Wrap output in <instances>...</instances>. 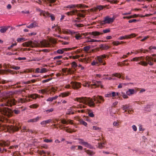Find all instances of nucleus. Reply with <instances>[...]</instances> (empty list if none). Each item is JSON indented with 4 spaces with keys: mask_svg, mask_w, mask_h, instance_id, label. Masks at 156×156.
Wrapping results in <instances>:
<instances>
[{
    "mask_svg": "<svg viewBox=\"0 0 156 156\" xmlns=\"http://www.w3.org/2000/svg\"><path fill=\"white\" fill-rule=\"evenodd\" d=\"M23 45L24 47H30L32 48L37 47H49L51 45L49 42L45 40L41 41L40 43H38L37 41L33 42L32 41L26 42L23 43Z\"/></svg>",
    "mask_w": 156,
    "mask_h": 156,
    "instance_id": "obj_1",
    "label": "nucleus"
},
{
    "mask_svg": "<svg viewBox=\"0 0 156 156\" xmlns=\"http://www.w3.org/2000/svg\"><path fill=\"white\" fill-rule=\"evenodd\" d=\"M74 100L80 103H83L90 107H94L95 106V104L94 103V100H93L90 98L86 97L77 98H75Z\"/></svg>",
    "mask_w": 156,
    "mask_h": 156,
    "instance_id": "obj_2",
    "label": "nucleus"
},
{
    "mask_svg": "<svg viewBox=\"0 0 156 156\" xmlns=\"http://www.w3.org/2000/svg\"><path fill=\"white\" fill-rule=\"evenodd\" d=\"M8 94H7L6 96L3 97L1 99L2 101L3 102V103L0 105L11 106L15 105L16 101L15 100L12 98H8Z\"/></svg>",
    "mask_w": 156,
    "mask_h": 156,
    "instance_id": "obj_3",
    "label": "nucleus"
},
{
    "mask_svg": "<svg viewBox=\"0 0 156 156\" xmlns=\"http://www.w3.org/2000/svg\"><path fill=\"white\" fill-rule=\"evenodd\" d=\"M147 62H146L142 60L138 64L144 66H146L148 64L150 65H153L154 64L153 59L151 57L147 56L145 58Z\"/></svg>",
    "mask_w": 156,
    "mask_h": 156,
    "instance_id": "obj_4",
    "label": "nucleus"
},
{
    "mask_svg": "<svg viewBox=\"0 0 156 156\" xmlns=\"http://www.w3.org/2000/svg\"><path fill=\"white\" fill-rule=\"evenodd\" d=\"M12 111L10 109L6 108L1 107L0 108V112L4 115L10 117L12 115Z\"/></svg>",
    "mask_w": 156,
    "mask_h": 156,
    "instance_id": "obj_5",
    "label": "nucleus"
},
{
    "mask_svg": "<svg viewBox=\"0 0 156 156\" xmlns=\"http://www.w3.org/2000/svg\"><path fill=\"white\" fill-rule=\"evenodd\" d=\"M78 11L76 9H74L73 10L71 11L70 12H68L66 13V14L67 15L69 16L70 15H73L75 14H77V15L78 16L84 17L85 15L81 13H78Z\"/></svg>",
    "mask_w": 156,
    "mask_h": 156,
    "instance_id": "obj_6",
    "label": "nucleus"
},
{
    "mask_svg": "<svg viewBox=\"0 0 156 156\" xmlns=\"http://www.w3.org/2000/svg\"><path fill=\"white\" fill-rule=\"evenodd\" d=\"M78 143L84 145V146L90 149H93V147L90 144L87 142L84 141V140L82 139H78Z\"/></svg>",
    "mask_w": 156,
    "mask_h": 156,
    "instance_id": "obj_7",
    "label": "nucleus"
},
{
    "mask_svg": "<svg viewBox=\"0 0 156 156\" xmlns=\"http://www.w3.org/2000/svg\"><path fill=\"white\" fill-rule=\"evenodd\" d=\"M92 83H93L91 85L92 88H96L99 86H100L101 88H103V86L101 84V82L100 81H97L93 80Z\"/></svg>",
    "mask_w": 156,
    "mask_h": 156,
    "instance_id": "obj_8",
    "label": "nucleus"
},
{
    "mask_svg": "<svg viewBox=\"0 0 156 156\" xmlns=\"http://www.w3.org/2000/svg\"><path fill=\"white\" fill-rule=\"evenodd\" d=\"M115 18L113 17L111 18L108 16L105 17L104 20L102 22V23L104 24L110 23H112L115 20Z\"/></svg>",
    "mask_w": 156,
    "mask_h": 156,
    "instance_id": "obj_9",
    "label": "nucleus"
},
{
    "mask_svg": "<svg viewBox=\"0 0 156 156\" xmlns=\"http://www.w3.org/2000/svg\"><path fill=\"white\" fill-rule=\"evenodd\" d=\"M94 100L96 101L97 103H101L104 101L103 98L101 96L98 95L96 97L94 96Z\"/></svg>",
    "mask_w": 156,
    "mask_h": 156,
    "instance_id": "obj_10",
    "label": "nucleus"
},
{
    "mask_svg": "<svg viewBox=\"0 0 156 156\" xmlns=\"http://www.w3.org/2000/svg\"><path fill=\"white\" fill-rule=\"evenodd\" d=\"M136 36V34H131L129 35L120 37H119L118 39L119 40H122L125 39L130 38L131 37H134Z\"/></svg>",
    "mask_w": 156,
    "mask_h": 156,
    "instance_id": "obj_11",
    "label": "nucleus"
},
{
    "mask_svg": "<svg viewBox=\"0 0 156 156\" xmlns=\"http://www.w3.org/2000/svg\"><path fill=\"white\" fill-rule=\"evenodd\" d=\"M9 144V142L7 141H2L0 143V152L2 153V151L1 147L8 146Z\"/></svg>",
    "mask_w": 156,
    "mask_h": 156,
    "instance_id": "obj_12",
    "label": "nucleus"
},
{
    "mask_svg": "<svg viewBox=\"0 0 156 156\" xmlns=\"http://www.w3.org/2000/svg\"><path fill=\"white\" fill-rule=\"evenodd\" d=\"M106 58V55H103L99 56H98L97 57V58L98 60V62L100 63H103L102 64L104 65H105V62H103V60L104 58Z\"/></svg>",
    "mask_w": 156,
    "mask_h": 156,
    "instance_id": "obj_13",
    "label": "nucleus"
},
{
    "mask_svg": "<svg viewBox=\"0 0 156 156\" xmlns=\"http://www.w3.org/2000/svg\"><path fill=\"white\" fill-rule=\"evenodd\" d=\"M72 87L74 89H78L81 87L80 83H79L72 82L71 83Z\"/></svg>",
    "mask_w": 156,
    "mask_h": 156,
    "instance_id": "obj_14",
    "label": "nucleus"
},
{
    "mask_svg": "<svg viewBox=\"0 0 156 156\" xmlns=\"http://www.w3.org/2000/svg\"><path fill=\"white\" fill-rule=\"evenodd\" d=\"M89 34L90 35H92L94 36L92 37L93 38L94 37L96 36H98L100 35H101L103 34V33L100 32L98 31H93L92 32H89Z\"/></svg>",
    "mask_w": 156,
    "mask_h": 156,
    "instance_id": "obj_15",
    "label": "nucleus"
},
{
    "mask_svg": "<svg viewBox=\"0 0 156 156\" xmlns=\"http://www.w3.org/2000/svg\"><path fill=\"white\" fill-rule=\"evenodd\" d=\"M70 94V93L68 91L61 93L58 96V97H62L63 98L69 96Z\"/></svg>",
    "mask_w": 156,
    "mask_h": 156,
    "instance_id": "obj_16",
    "label": "nucleus"
},
{
    "mask_svg": "<svg viewBox=\"0 0 156 156\" xmlns=\"http://www.w3.org/2000/svg\"><path fill=\"white\" fill-rule=\"evenodd\" d=\"M40 12V14L41 15H42L45 17H49V15L50 14L48 12L42 10H41Z\"/></svg>",
    "mask_w": 156,
    "mask_h": 156,
    "instance_id": "obj_17",
    "label": "nucleus"
},
{
    "mask_svg": "<svg viewBox=\"0 0 156 156\" xmlns=\"http://www.w3.org/2000/svg\"><path fill=\"white\" fill-rule=\"evenodd\" d=\"M135 90L133 89H129L126 92V94L129 96H130L133 94L135 92Z\"/></svg>",
    "mask_w": 156,
    "mask_h": 156,
    "instance_id": "obj_18",
    "label": "nucleus"
},
{
    "mask_svg": "<svg viewBox=\"0 0 156 156\" xmlns=\"http://www.w3.org/2000/svg\"><path fill=\"white\" fill-rule=\"evenodd\" d=\"M82 5H68L66 7L68 8H75L76 7H77L78 8L81 7Z\"/></svg>",
    "mask_w": 156,
    "mask_h": 156,
    "instance_id": "obj_19",
    "label": "nucleus"
},
{
    "mask_svg": "<svg viewBox=\"0 0 156 156\" xmlns=\"http://www.w3.org/2000/svg\"><path fill=\"white\" fill-rule=\"evenodd\" d=\"M143 59H144L142 57H136L133 58L131 61H138L140 60L142 61Z\"/></svg>",
    "mask_w": 156,
    "mask_h": 156,
    "instance_id": "obj_20",
    "label": "nucleus"
},
{
    "mask_svg": "<svg viewBox=\"0 0 156 156\" xmlns=\"http://www.w3.org/2000/svg\"><path fill=\"white\" fill-rule=\"evenodd\" d=\"M40 118V117H39L38 116H37V117L35 118H34L33 119H29L28 120V122H36L37 121L39 120V119Z\"/></svg>",
    "mask_w": 156,
    "mask_h": 156,
    "instance_id": "obj_21",
    "label": "nucleus"
},
{
    "mask_svg": "<svg viewBox=\"0 0 156 156\" xmlns=\"http://www.w3.org/2000/svg\"><path fill=\"white\" fill-rule=\"evenodd\" d=\"M85 152L89 155L91 156L95 154V152L91 150H88L85 151Z\"/></svg>",
    "mask_w": 156,
    "mask_h": 156,
    "instance_id": "obj_22",
    "label": "nucleus"
},
{
    "mask_svg": "<svg viewBox=\"0 0 156 156\" xmlns=\"http://www.w3.org/2000/svg\"><path fill=\"white\" fill-rule=\"evenodd\" d=\"M51 120L49 119L47 120L43 121L41 122V124L44 126H45L47 124H48L50 123L51 121Z\"/></svg>",
    "mask_w": 156,
    "mask_h": 156,
    "instance_id": "obj_23",
    "label": "nucleus"
},
{
    "mask_svg": "<svg viewBox=\"0 0 156 156\" xmlns=\"http://www.w3.org/2000/svg\"><path fill=\"white\" fill-rule=\"evenodd\" d=\"M37 26V24L36 23L34 22L32 23H31L28 26H27V27L29 28H32L33 27H35Z\"/></svg>",
    "mask_w": 156,
    "mask_h": 156,
    "instance_id": "obj_24",
    "label": "nucleus"
},
{
    "mask_svg": "<svg viewBox=\"0 0 156 156\" xmlns=\"http://www.w3.org/2000/svg\"><path fill=\"white\" fill-rule=\"evenodd\" d=\"M58 97V96L56 95L54 97H49L47 100V101H52L54 100L57 99Z\"/></svg>",
    "mask_w": 156,
    "mask_h": 156,
    "instance_id": "obj_25",
    "label": "nucleus"
},
{
    "mask_svg": "<svg viewBox=\"0 0 156 156\" xmlns=\"http://www.w3.org/2000/svg\"><path fill=\"white\" fill-rule=\"evenodd\" d=\"M27 100L25 99L20 98L18 100V101L19 103H23L27 101Z\"/></svg>",
    "mask_w": 156,
    "mask_h": 156,
    "instance_id": "obj_26",
    "label": "nucleus"
},
{
    "mask_svg": "<svg viewBox=\"0 0 156 156\" xmlns=\"http://www.w3.org/2000/svg\"><path fill=\"white\" fill-rule=\"evenodd\" d=\"M1 29L0 30V31L2 33L5 32L8 29V28L6 27H1Z\"/></svg>",
    "mask_w": 156,
    "mask_h": 156,
    "instance_id": "obj_27",
    "label": "nucleus"
},
{
    "mask_svg": "<svg viewBox=\"0 0 156 156\" xmlns=\"http://www.w3.org/2000/svg\"><path fill=\"white\" fill-rule=\"evenodd\" d=\"M66 113V114L68 115H70L71 114H74V112L73 111L72 108H70L67 110Z\"/></svg>",
    "mask_w": 156,
    "mask_h": 156,
    "instance_id": "obj_28",
    "label": "nucleus"
},
{
    "mask_svg": "<svg viewBox=\"0 0 156 156\" xmlns=\"http://www.w3.org/2000/svg\"><path fill=\"white\" fill-rule=\"evenodd\" d=\"M123 41H121L120 42H119L118 41H114L112 42V44L115 46H117L120 44L121 43H123Z\"/></svg>",
    "mask_w": 156,
    "mask_h": 156,
    "instance_id": "obj_29",
    "label": "nucleus"
},
{
    "mask_svg": "<svg viewBox=\"0 0 156 156\" xmlns=\"http://www.w3.org/2000/svg\"><path fill=\"white\" fill-rule=\"evenodd\" d=\"M38 106V105H37V104H33L32 105H30L29 106V107L30 108H37Z\"/></svg>",
    "mask_w": 156,
    "mask_h": 156,
    "instance_id": "obj_30",
    "label": "nucleus"
},
{
    "mask_svg": "<svg viewBox=\"0 0 156 156\" xmlns=\"http://www.w3.org/2000/svg\"><path fill=\"white\" fill-rule=\"evenodd\" d=\"M72 67L73 68V69H75V68L77 67V63L75 62H72L71 64Z\"/></svg>",
    "mask_w": 156,
    "mask_h": 156,
    "instance_id": "obj_31",
    "label": "nucleus"
},
{
    "mask_svg": "<svg viewBox=\"0 0 156 156\" xmlns=\"http://www.w3.org/2000/svg\"><path fill=\"white\" fill-rule=\"evenodd\" d=\"M38 95L37 94H34L30 95V97L33 99H35L38 97Z\"/></svg>",
    "mask_w": 156,
    "mask_h": 156,
    "instance_id": "obj_32",
    "label": "nucleus"
},
{
    "mask_svg": "<svg viewBox=\"0 0 156 156\" xmlns=\"http://www.w3.org/2000/svg\"><path fill=\"white\" fill-rule=\"evenodd\" d=\"M91 84H90V82H86L85 84H83V85L85 87H91Z\"/></svg>",
    "mask_w": 156,
    "mask_h": 156,
    "instance_id": "obj_33",
    "label": "nucleus"
},
{
    "mask_svg": "<svg viewBox=\"0 0 156 156\" xmlns=\"http://www.w3.org/2000/svg\"><path fill=\"white\" fill-rule=\"evenodd\" d=\"M81 36L79 34H76L75 36V37L76 39L77 40L81 39Z\"/></svg>",
    "mask_w": 156,
    "mask_h": 156,
    "instance_id": "obj_34",
    "label": "nucleus"
},
{
    "mask_svg": "<svg viewBox=\"0 0 156 156\" xmlns=\"http://www.w3.org/2000/svg\"><path fill=\"white\" fill-rule=\"evenodd\" d=\"M56 52L58 54H62L64 52L63 49H58L56 51Z\"/></svg>",
    "mask_w": 156,
    "mask_h": 156,
    "instance_id": "obj_35",
    "label": "nucleus"
},
{
    "mask_svg": "<svg viewBox=\"0 0 156 156\" xmlns=\"http://www.w3.org/2000/svg\"><path fill=\"white\" fill-rule=\"evenodd\" d=\"M48 70L46 68H42L41 69H40V73H43L46 72Z\"/></svg>",
    "mask_w": 156,
    "mask_h": 156,
    "instance_id": "obj_36",
    "label": "nucleus"
},
{
    "mask_svg": "<svg viewBox=\"0 0 156 156\" xmlns=\"http://www.w3.org/2000/svg\"><path fill=\"white\" fill-rule=\"evenodd\" d=\"M100 41V40H96L94 39H90V40H88L87 41V42H99Z\"/></svg>",
    "mask_w": 156,
    "mask_h": 156,
    "instance_id": "obj_37",
    "label": "nucleus"
},
{
    "mask_svg": "<svg viewBox=\"0 0 156 156\" xmlns=\"http://www.w3.org/2000/svg\"><path fill=\"white\" fill-rule=\"evenodd\" d=\"M80 124L83 125L85 126H87V123L82 120H80Z\"/></svg>",
    "mask_w": 156,
    "mask_h": 156,
    "instance_id": "obj_38",
    "label": "nucleus"
},
{
    "mask_svg": "<svg viewBox=\"0 0 156 156\" xmlns=\"http://www.w3.org/2000/svg\"><path fill=\"white\" fill-rule=\"evenodd\" d=\"M17 41L18 42H20L22 41H25L24 38L23 37L18 38L17 39Z\"/></svg>",
    "mask_w": 156,
    "mask_h": 156,
    "instance_id": "obj_39",
    "label": "nucleus"
},
{
    "mask_svg": "<svg viewBox=\"0 0 156 156\" xmlns=\"http://www.w3.org/2000/svg\"><path fill=\"white\" fill-rule=\"evenodd\" d=\"M104 143H99L98 147L100 149H102L104 147Z\"/></svg>",
    "mask_w": 156,
    "mask_h": 156,
    "instance_id": "obj_40",
    "label": "nucleus"
},
{
    "mask_svg": "<svg viewBox=\"0 0 156 156\" xmlns=\"http://www.w3.org/2000/svg\"><path fill=\"white\" fill-rule=\"evenodd\" d=\"M101 47L102 48V49L104 50L107 49L109 48L108 46L105 45H102V46Z\"/></svg>",
    "mask_w": 156,
    "mask_h": 156,
    "instance_id": "obj_41",
    "label": "nucleus"
},
{
    "mask_svg": "<svg viewBox=\"0 0 156 156\" xmlns=\"http://www.w3.org/2000/svg\"><path fill=\"white\" fill-rule=\"evenodd\" d=\"M86 107V106L84 105H83L81 104H80L78 105L77 108H85Z\"/></svg>",
    "mask_w": 156,
    "mask_h": 156,
    "instance_id": "obj_42",
    "label": "nucleus"
},
{
    "mask_svg": "<svg viewBox=\"0 0 156 156\" xmlns=\"http://www.w3.org/2000/svg\"><path fill=\"white\" fill-rule=\"evenodd\" d=\"M47 92V90L45 89H42L41 90H39V93H42V94H44V93H45Z\"/></svg>",
    "mask_w": 156,
    "mask_h": 156,
    "instance_id": "obj_43",
    "label": "nucleus"
},
{
    "mask_svg": "<svg viewBox=\"0 0 156 156\" xmlns=\"http://www.w3.org/2000/svg\"><path fill=\"white\" fill-rule=\"evenodd\" d=\"M114 76H116V77H117L118 78H120L121 77V76L120 74H118V73H117L113 74L112 75V77H113Z\"/></svg>",
    "mask_w": 156,
    "mask_h": 156,
    "instance_id": "obj_44",
    "label": "nucleus"
},
{
    "mask_svg": "<svg viewBox=\"0 0 156 156\" xmlns=\"http://www.w3.org/2000/svg\"><path fill=\"white\" fill-rule=\"evenodd\" d=\"M93 129L94 130H101V128L97 126H94L93 127Z\"/></svg>",
    "mask_w": 156,
    "mask_h": 156,
    "instance_id": "obj_45",
    "label": "nucleus"
},
{
    "mask_svg": "<svg viewBox=\"0 0 156 156\" xmlns=\"http://www.w3.org/2000/svg\"><path fill=\"white\" fill-rule=\"evenodd\" d=\"M91 65L92 66H94V65L98 66V62L97 61H94L91 63Z\"/></svg>",
    "mask_w": 156,
    "mask_h": 156,
    "instance_id": "obj_46",
    "label": "nucleus"
},
{
    "mask_svg": "<svg viewBox=\"0 0 156 156\" xmlns=\"http://www.w3.org/2000/svg\"><path fill=\"white\" fill-rule=\"evenodd\" d=\"M129 106H128L127 105H123V107H122V109L125 110V112H126V109L128 108Z\"/></svg>",
    "mask_w": 156,
    "mask_h": 156,
    "instance_id": "obj_47",
    "label": "nucleus"
},
{
    "mask_svg": "<svg viewBox=\"0 0 156 156\" xmlns=\"http://www.w3.org/2000/svg\"><path fill=\"white\" fill-rule=\"evenodd\" d=\"M44 141L46 143L51 142H52V140L51 139H45L44 140Z\"/></svg>",
    "mask_w": 156,
    "mask_h": 156,
    "instance_id": "obj_48",
    "label": "nucleus"
},
{
    "mask_svg": "<svg viewBox=\"0 0 156 156\" xmlns=\"http://www.w3.org/2000/svg\"><path fill=\"white\" fill-rule=\"evenodd\" d=\"M90 47L89 46L85 47L83 48L84 50L85 51H87L90 49Z\"/></svg>",
    "mask_w": 156,
    "mask_h": 156,
    "instance_id": "obj_49",
    "label": "nucleus"
},
{
    "mask_svg": "<svg viewBox=\"0 0 156 156\" xmlns=\"http://www.w3.org/2000/svg\"><path fill=\"white\" fill-rule=\"evenodd\" d=\"M62 56L61 55L55 57L53 59L54 60H56V59H60L62 58Z\"/></svg>",
    "mask_w": 156,
    "mask_h": 156,
    "instance_id": "obj_50",
    "label": "nucleus"
},
{
    "mask_svg": "<svg viewBox=\"0 0 156 156\" xmlns=\"http://www.w3.org/2000/svg\"><path fill=\"white\" fill-rule=\"evenodd\" d=\"M49 17H51V20L52 21L54 20H55V16L53 14H50L49 15Z\"/></svg>",
    "mask_w": 156,
    "mask_h": 156,
    "instance_id": "obj_51",
    "label": "nucleus"
},
{
    "mask_svg": "<svg viewBox=\"0 0 156 156\" xmlns=\"http://www.w3.org/2000/svg\"><path fill=\"white\" fill-rule=\"evenodd\" d=\"M66 131L68 133H72L73 132H76V130H72V129L70 130L69 129H66Z\"/></svg>",
    "mask_w": 156,
    "mask_h": 156,
    "instance_id": "obj_52",
    "label": "nucleus"
},
{
    "mask_svg": "<svg viewBox=\"0 0 156 156\" xmlns=\"http://www.w3.org/2000/svg\"><path fill=\"white\" fill-rule=\"evenodd\" d=\"M110 32V30L109 29H107L103 30V32L104 33H109Z\"/></svg>",
    "mask_w": 156,
    "mask_h": 156,
    "instance_id": "obj_53",
    "label": "nucleus"
},
{
    "mask_svg": "<svg viewBox=\"0 0 156 156\" xmlns=\"http://www.w3.org/2000/svg\"><path fill=\"white\" fill-rule=\"evenodd\" d=\"M51 80V78H49V79H47L46 80H43L42 81V82L43 83H46V82H47L49 81H50Z\"/></svg>",
    "mask_w": 156,
    "mask_h": 156,
    "instance_id": "obj_54",
    "label": "nucleus"
},
{
    "mask_svg": "<svg viewBox=\"0 0 156 156\" xmlns=\"http://www.w3.org/2000/svg\"><path fill=\"white\" fill-rule=\"evenodd\" d=\"M64 51V52L65 51H67L71 50V49L70 48H62Z\"/></svg>",
    "mask_w": 156,
    "mask_h": 156,
    "instance_id": "obj_55",
    "label": "nucleus"
},
{
    "mask_svg": "<svg viewBox=\"0 0 156 156\" xmlns=\"http://www.w3.org/2000/svg\"><path fill=\"white\" fill-rule=\"evenodd\" d=\"M17 44L16 43L12 44L10 47H8V49H10L12 48L14 46H15Z\"/></svg>",
    "mask_w": 156,
    "mask_h": 156,
    "instance_id": "obj_56",
    "label": "nucleus"
},
{
    "mask_svg": "<svg viewBox=\"0 0 156 156\" xmlns=\"http://www.w3.org/2000/svg\"><path fill=\"white\" fill-rule=\"evenodd\" d=\"M61 122L63 124H68V122L65 119L62 120Z\"/></svg>",
    "mask_w": 156,
    "mask_h": 156,
    "instance_id": "obj_57",
    "label": "nucleus"
},
{
    "mask_svg": "<svg viewBox=\"0 0 156 156\" xmlns=\"http://www.w3.org/2000/svg\"><path fill=\"white\" fill-rule=\"evenodd\" d=\"M76 146L73 145L71 147L70 149L74 151L76 149Z\"/></svg>",
    "mask_w": 156,
    "mask_h": 156,
    "instance_id": "obj_58",
    "label": "nucleus"
},
{
    "mask_svg": "<svg viewBox=\"0 0 156 156\" xmlns=\"http://www.w3.org/2000/svg\"><path fill=\"white\" fill-rule=\"evenodd\" d=\"M88 115H89V116L91 117H93L94 116V114L92 112H88Z\"/></svg>",
    "mask_w": 156,
    "mask_h": 156,
    "instance_id": "obj_59",
    "label": "nucleus"
},
{
    "mask_svg": "<svg viewBox=\"0 0 156 156\" xmlns=\"http://www.w3.org/2000/svg\"><path fill=\"white\" fill-rule=\"evenodd\" d=\"M13 111L16 114H19L20 112V111L18 110H14Z\"/></svg>",
    "mask_w": 156,
    "mask_h": 156,
    "instance_id": "obj_60",
    "label": "nucleus"
},
{
    "mask_svg": "<svg viewBox=\"0 0 156 156\" xmlns=\"http://www.w3.org/2000/svg\"><path fill=\"white\" fill-rule=\"evenodd\" d=\"M12 129L14 131H17L19 129V128L17 127H13Z\"/></svg>",
    "mask_w": 156,
    "mask_h": 156,
    "instance_id": "obj_61",
    "label": "nucleus"
},
{
    "mask_svg": "<svg viewBox=\"0 0 156 156\" xmlns=\"http://www.w3.org/2000/svg\"><path fill=\"white\" fill-rule=\"evenodd\" d=\"M112 95L113 97H115V96L116 95H118V93H116L115 92H113L112 93Z\"/></svg>",
    "mask_w": 156,
    "mask_h": 156,
    "instance_id": "obj_62",
    "label": "nucleus"
},
{
    "mask_svg": "<svg viewBox=\"0 0 156 156\" xmlns=\"http://www.w3.org/2000/svg\"><path fill=\"white\" fill-rule=\"evenodd\" d=\"M132 128L133 129V130L135 131H136L137 130V128L136 126L135 125H133L132 126Z\"/></svg>",
    "mask_w": 156,
    "mask_h": 156,
    "instance_id": "obj_63",
    "label": "nucleus"
},
{
    "mask_svg": "<svg viewBox=\"0 0 156 156\" xmlns=\"http://www.w3.org/2000/svg\"><path fill=\"white\" fill-rule=\"evenodd\" d=\"M97 8L99 9V10H101L103 9V6L102 5L98 6L97 7Z\"/></svg>",
    "mask_w": 156,
    "mask_h": 156,
    "instance_id": "obj_64",
    "label": "nucleus"
}]
</instances>
